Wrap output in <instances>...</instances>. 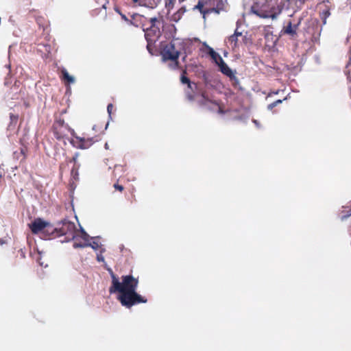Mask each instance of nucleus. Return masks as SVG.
Returning a JSON list of instances; mask_svg holds the SVG:
<instances>
[{"instance_id":"obj_1","label":"nucleus","mask_w":351,"mask_h":351,"mask_svg":"<svg viewBox=\"0 0 351 351\" xmlns=\"http://www.w3.org/2000/svg\"><path fill=\"white\" fill-rule=\"evenodd\" d=\"M112 285L109 288L110 293H119L118 300L121 304L127 308L138 304L146 303L147 300L145 297L137 293L136 290L138 285V279L132 275H125L121 277L120 282L117 276L110 271Z\"/></svg>"},{"instance_id":"obj_2","label":"nucleus","mask_w":351,"mask_h":351,"mask_svg":"<svg viewBox=\"0 0 351 351\" xmlns=\"http://www.w3.org/2000/svg\"><path fill=\"white\" fill-rule=\"evenodd\" d=\"M160 55L163 61L171 60L173 64L170 65L171 69H176L179 66L178 58L180 51L176 48L173 41L169 43L162 42L160 43Z\"/></svg>"},{"instance_id":"obj_3","label":"nucleus","mask_w":351,"mask_h":351,"mask_svg":"<svg viewBox=\"0 0 351 351\" xmlns=\"http://www.w3.org/2000/svg\"><path fill=\"white\" fill-rule=\"evenodd\" d=\"M252 11L257 16L263 18L276 19L281 12L282 9L279 6L270 5L267 1L261 6L258 3L252 6Z\"/></svg>"},{"instance_id":"obj_4","label":"nucleus","mask_w":351,"mask_h":351,"mask_svg":"<svg viewBox=\"0 0 351 351\" xmlns=\"http://www.w3.org/2000/svg\"><path fill=\"white\" fill-rule=\"evenodd\" d=\"M142 28L145 32V38L147 43V49L150 53L155 47V43L158 40L161 36V32L158 25H150L149 27H145V24H143Z\"/></svg>"},{"instance_id":"obj_5","label":"nucleus","mask_w":351,"mask_h":351,"mask_svg":"<svg viewBox=\"0 0 351 351\" xmlns=\"http://www.w3.org/2000/svg\"><path fill=\"white\" fill-rule=\"evenodd\" d=\"M76 231V227L73 222L64 219L59 222L57 225V237L64 236V241H69L74 237Z\"/></svg>"},{"instance_id":"obj_6","label":"nucleus","mask_w":351,"mask_h":351,"mask_svg":"<svg viewBox=\"0 0 351 351\" xmlns=\"http://www.w3.org/2000/svg\"><path fill=\"white\" fill-rule=\"evenodd\" d=\"M52 129L54 136L58 140H62L66 138L69 132H74L73 130L71 129L68 124L64 123L63 119L55 121Z\"/></svg>"},{"instance_id":"obj_7","label":"nucleus","mask_w":351,"mask_h":351,"mask_svg":"<svg viewBox=\"0 0 351 351\" xmlns=\"http://www.w3.org/2000/svg\"><path fill=\"white\" fill-rule=\"evenodd\" d=\"M300 22V19L296 23H293L291 20L286 21L280 30V36H288L290 39L295 40L298 36V31Z\"/></svg>"},{"instance_id":"obj_8","label":"nucleus","mask_w":351,"mask_h":351,"mask_svg":"<svg viewBox=\"0 0 351 351\" xmlns=\"http://www.w3.org/2000/svg\"><path fill=\"white\" fill-rule=\"evenodd\" d=\"M89 235L84 230H82L80 232L74 234V237L72 238L73 240V246L74 248L78 247H88V242L89 241Z\"/></svg>"},{"instance_id":"obj_9","label":"nucleus","mask_w":351,"mask_h":351,"mask_svg":"<svg viewBox=\"0 0 351 351\" xmlns=\"http://www.w3.org/2000/svg\"><path fill=\"white\" fill-rule=\"evenodd\" d=\"M47 221L40 218H37L29 224V228L33 234H43L45 228L46 227Z\"/></svg>"},{"instance_id":"obj_10","label":"nucleus","mask_w":351,"mask_h":351,"mask_svg":"<svg viewBox=\"0 0 351 351\" xmlns=\"http://www.w3.org/2000/svg\"><path fill=\"white\" fill-rule=\"evenodd\" d=\"M76 139V147L80 149H88L95 142L97 141L94 138H85V137H80L75 136Z\"/></svg>"},{"instance_id":"obj_11","label":"nucleus","mask_w":351,"mask_h":351,"mask_svg":"<svg viewBox=\"0 0 351 351\" xmlns=\"http://www.w3.org/2000/svg\"><path fill=\"white\" fill-rule=\"evenodd\" d=\"M45 239H53L57 238V226L53 227L51 224L47 221L46 227L42 234Z\"/></svg>"},{"instance_id":"obj_12","label":"nucleus","mask_w":351,"mask_h":351,"mask_svg":"<svg viewBox=\"0 0 351 351\" xmlns=\"http://www.w3.org/2000/svg\"><path fill=\"white\" fill-rule=\"evenodd\" d=\"M219 71L227 77H233V71L232 69L227 65V64L223 61H221L219 64H218Z\"/></svg>"},{"instance_id":"obj_13","label":"nucleus","mask_w":351,"mask_h":351,"mask_svg":"<svg viewBox=\"0 0 351 351\" xmlns=\"http://www.w3.org/2000/svg\"><path fill=\"white\" fill-rule=\"evenodd\" d=\"M132 19H133L132 21L130 20L129 23L135 27H138L139 24L138 23H140V24L142 26L143 24H144L145 21L147 20V18H145L143 15L136 14H134L132 16Z\"/></svg>"},{"instance_id":"obj_14","label":"nucleus","mask_w":351,"mask_h":351,"mask_svg":"<svg viewBox=\"0 0 351 351\" xmlns=\"http://www.w3.org/2000/svg\"><path fill=\"white\" fill-rule=\"evenodd\" d=\"M207 48H208V53L209 54V56H210V58L215 62V63L216 64L218 65V64H219L221 61H223V60L221 57V56L219 53H217L216 51H215L212 47L207 46Z\"/></svg>"},{"instance_id":"obj_15","label":"nucleus","mask_w":351,"mask_h":351,"mask_svg":"<svg viewBox=\"0 0 351 351\" xmlns=\"http://www.w3.org/2000/svg\"><path fill=\"white\" fill-rule=\"evenodd\" d=\"M61 79L67 84H73L75 82V78L70 75L66 69L64 68L61 70Z\"/></svg>"},{"instance_id":"obj_16","label":"nucleus","mask_w":351,"mask_h":351,"mask_svg":"<svg viewBox=\"0 0 351 351\" xmlns=\"http://www.w3.org/2000/svg\"><path fill=\"white\" fill-rule=\"evenodd\" d=\"M186 70H184L182 71V75H181V77H180V81L182 84H186L188 85V87L189 88H191V80L190 79L186 77Z\"/></svg>"},{"instance_id":"obj_17","label":"nucleus","mask_w":351,"mask_h":351,"mask_svg":"<svg viewBox=\"0 0 351 351\" xmlns=\"http://www.w3.org/2000/svg\"><path fill=\"white\" fill-rule=\"evenodd\" d=\"M80 167V165H73V167L71 169V177L73 178V179H74L75 180H77L79 178L78 171H79Z\"/></svg>"},{"instance_id":"obj_18","label":"nucleus","mask_w":351,"mask_h":351,"mask_svg":"<svg viewBox=\"0 0 351 351\" xmlns=\"http://www.w3.org/2000/svg\"><path fill=\"white\" fill-rule=\"evenodd\" d=\"M99 14H101V15L106 18V16H107V13H106V10H103L102 8H95L94 10H92L91 12V15L93 16H97Z\"/></svg>"},{"instance_id":"obj_19","label":"nucleus","mask_w":351,"mask_h":351,"mask_svg":"<svg viewBox=\"0 0 351 351\" xmlns=\"http://www.w3.org/2000/svg\"><path fill=\"white\" fill-rule=\"evenodd\" d=\"M125 171V165H116L114 168L113 173L114 176H117L118 173H124Z\"/></svg>"},{"instance_id":"obj_20","label":"nucleus","mask_w":351,"mask_h":351,"mask_svg":"<svg viewBox=\"0 0 351 351\" xmlns=\"http://www.w3.org/2000/svg\"><path fill=\"white\" fill-rule=\"evenodd\" d=\"M204 3L203 1H199L195 8L197 9L203 14L209 13V10L204 9Z\"/></svg>"},{"instance_id":"obj_21","label":"nucleus","mask_w":351,"mask_h":351,"mask_svg":"<svg viewBox=\"0 0 351 351\" xmlns=\"http://www.w3.org/2000/svg\"><path fill=\"white\" fill-rule=\"evenodd\" d=\"M238 40V38L233 34L228 38V41L230 43L232 49L237 48L239 46Z\"/></svg>"},{"instance_id":"obj_22","label":"nucleus","mask_w":351,"mask_h":351,"mask_svg":"<svg viewBox=\"0 0 351 351\" xmlns=\"http://www.w3.org/2000/svg\"><path fill=\"white\" fill-rule=\"evenodd\" d=\"M95 1L98 4L99 8L106 10V5L109 3L108 0H95Z\"/></svg>"},{"instance_id":"obj_23","label":"nucleus","mask_w":351,"mask_h":351,"mask_svg":"<svg viewBox=\"0 0 351 351\" xmlns=\"http://www.w3.org/2000/svg\"><path fill=\"white\" fill-rule=\"evenodd\" d=\"M286 99H287V97H285L283 99H278V100L274 101L273 103L268 105L267 109L272 110L274 107H276V106H278L280 104H282V101Z\"/></svg>"},{"instance_id":"obj_24","label":"nucleus","mask_w":351,"mask_h":351,"mask_svg":"<svg viewBox=\"0 0 351 351\" xmlns=\"http://www.w3.org/2000/svg\"><path fill=\"white\" fill-rule=\"evenodd\" d=\"M88 247H91L93 250H98L100 247V244L97 241H93L91 243L88 242Z\"/></svg>"},{"instance_id":"obj_25","label":"nucleus","mask_w":351,"mask_h":351,"mask_svg":"<svg viewBox=\"0 0 351 351\" xmlns=\"http://www.w3.org/2000/svg\"><path fill=\"white\" fill-rule=\"evenodd\" d=\"M165 7L167 8L168 10H171L174 4L176 3V0H165Z\"/></svg>"},{"instance_id":"obj_26","label":"nucleus","mask_w":351,"mask_h":351,"mask_svg":"<svg viewBox=\"0 0 351 351\" xmlns=\"http://www.w3.org/2000/svg\"><path fill=\"white\" fill-rule=\"evenodd\" d=\"M10 123L16 125L19 120V115L13 113L10 114Z\"/></svg>"},{"instance_id":"obj_27","label":"nucleus","mask_w":351,"mask_h":351,"mask_svg":"<svg viewBox=\"0 0 351 351\" xmlns=\"http://www.w3.org/2000/svg\"><path fill=\"white\" fill-rule=\"evenodd\" d=\"M232 82V84L234 86H236L237 84H239V79L235 76L234 73H233V77H228Z\"/></svg>"},{"instance_id":"obj_28","label":"nucleus","mask_w":351,"mask_h":351,"mask_svg":"<svg viewBox=\"0 0 351 351\" xmlns=\"http://www.w3.org/2000/svg\"><path fill=\"white\" fill-rule=\"evenodd\" d=\"M113 187L115 190L119 191V192H122L124 190V187L123 185L119 184L118 181L114 184Z\"/></svg>"},{"instance_id":"obj_29","label":"nucleus","mask_w":351,"mask_h":351,"mask_svg":"<svg viewBox=\"0 0 351 351\" xmlns=\"http://www.w3.org/2000/svg\"><path fill=\"white\" fill-rule=\"evenodd\" d=\"M79 155H80L79 153H75V155L72 157V158H71L69 160V162H73L74 163L73 165H79L77 163V158H78Z\"/></svg>"},{"instance_id":"obj_30","label":"nucleus","mask_w":351,"mask_h":351,"mask_svg":"<svg viewBox=\"0 0 351 351\" xmlns=\"http://www.w3.org/2000/svg\"><path fill=\"white\" fill-rule=\"evenodd\" d=\"M114 10H115V11H116L117 12H118V13L121 15V19H122L123 20H124L125 21H127V22H128V23H129L130 20L127 18V16H126L125 14H122V13L120 12V10H119V8H115Z\"/></svg>"},{"instance_id":"obj_31","label":"nucleus","mask_w":351,"mask_h":351,"mask_svg":"<svg viewBox=\"0 0 351 351\" xmlns=\"http://www.w3.org/2000/svg\"><path fill=\"white\" fill-rule=\"evenodd\" d=\"M149 21L151 24L150 25H157L156 23L159 22L158 19L156 17L150 18Z\"/></svg>"},{"instance_id":"obj_32","label":"nucleus","mask_w":351,"mask_h":351,"mask_svg":"<svg viewBox=\"0 0 351 351\" xmlns=\"http://www.w3.org/2000/svg\"><path fill=\"white\" fill-rule=\"evenodd\" d=\"M113 105L112 104H109L107 106V111L109 115L110 116L113 110Z\"/></svg>"},{"instance_id":"obj_33","label":"nucleus","mask_w":351,"mask_h":351,"mask_svg":"<svg viewBox=\"0 0 351 351\" xmlns=\"http://www.w3.org/2000/svg\"><path fill=\"white\" fill-rule=\"evenodd\" d=\"M97 260L99 262H104V257L101 254H97Z\"/></svg>"},{"instance_id":"obj_34","label":"nucleus","mask_w":351,"mask_h":351,"mask_svg":"<svg viewBox=\"0 0 351 351\" xmlns=\"http://www.w3.org/2000/svg\"><path fill=\"white\" fill-rule=\"evenodd\" d=\"M280 90H276V91H271L268 93V95L267 97H271L273 95H278L279 93Z\"/></svg>"},{"instance_id":"obj_35","label":"nucleus","mask_w":351,"mask_h":351,"mask_svg":"<svg viewBox=\"0 0 351 351\" xmlns=\"http://www.w3.org/2000/svg\"><path fill=\"white\" fill-rule=\"evenodd\" d=\"M201 96H202V97L204 100H206V101H208V97H207V96H206V92H205V91H203V92H202V93H201Z\"/></svg>"},{"instance_id":"obj_36","label":"nucleus","mask_w":351,"mask_h":351,"mask_svg":"<svg viewBox=\"0 0 351 351\" xmlns=\"http://www.w3.org/2000/svg\"><path fill=\"white\" fill-rule=\"evenodd\" d=\"M233 35H234L236 37L239 38V36H242V33L238 32V30L236 29L234 33L233 34Z\"/></svg>"},{"instance_id":"obj_37","label":"nucleus","mask_w":351,"mask_h":351,"mask_svg":"<svg viewBox=\"0 0 351 351\" xmlns=\"http://www.w3.org/2000/svg\"><path fill=\"white\" fill-rule=\"evenodd\" d=\"M19 252L20 253L21 256L22 258H25V252H24V251H23L22 249H21V250L19 251Z\"/></svg>"},{"instance_id":"obj_38","label":"nucleus","mask_w":351,"mask_h":351,"mask_svg":"<svg viewBox=\"0 0 351 351\" xmlns=\"http://www.w3.org/2000/svg\"><path fill=\"white\" fill-rule=\"evenodd\" d=\"M21 154L23 155V158H25V150L23 149H21Z\"/></svg>"},{"instance_id":"obj_39","label":"nucleus","mask_w":351,"mask_h":351,"mask_svg":"<svg viewBox=\"0 0 351 351\" xmlns=\"http://www.w3.org/2000/svg\"><path fill=\"white\" fill-rule=\"evenodd\" d=\"M189 98L190 100H193V97L192 95H189Z\"/></svg>"},{"instance_id":"obj_40","label":"nucleus","mask_w":351,"mask_h":351,"mask_svg":"<svg viewBox=\"0 0 351 351\" xmlns=\"http://www.w3.org/2000/svg\"><path fill=\"white\" fill-rule=\"evenodd\" d=\"M184 0H178L179 3H182Z\"/></svg>"},{"instance_id":"obj_41","label":"nucleus","mask_w":351,"mask_h":351,"mask_svg":"<svg viewBox=\"0 0 351 351\" xmlns=\"http://www.w3.org/2000/svg\"><path fill=\"white\" fill-rule=\"evenodd\" d=\"M134 3L138 2V0H132Z\"/></svg>"},{"instance_id":"obj_42","label":"nucleus","mask_w":351,"mask_h":351,"mask_svg":"<svg viewBox=\"0 0 351 351\" xmlns=\"http://www.w3.org/2000/svg\"><path fill=\"white\" fill-rule=\"evenodd\" d=\"M350 215H351V212L347 216H350Z\"/></svg>"}]
</instances>
